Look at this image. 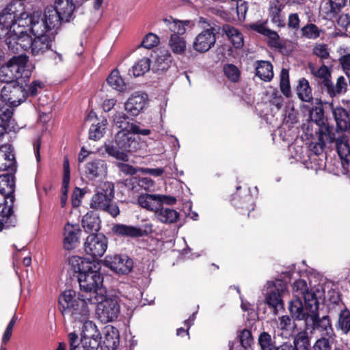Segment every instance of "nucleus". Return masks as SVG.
I'll list each match as a JSON object with an SVG mask.
<instances>
[{"instance_id":"f257e3e1","label":"nucleus","mask_w":350,"mask_h":350,"mask_svg":"<svg viewBox=\"0 0 350 350\" xmlns=\"http://www.w3.org/2000/svg\"><path fill=\"white\" fill-rule=\"evenodd\" d=\"M69 265L72 270L77 273L80 290L87 296L89 302L96 303L101 299V295L106 294L107 291L103 287L100 262L73 256L69 258Z\"/></svg>"},{"instance_id":"f03ea898","label":"nucleus","mask_w":350,"mask_h":350,"mask_svg":"<svg viewBox=\"0 0 350 350\" xmlns=\"http://www.w3.org/2000/svg\"><path fill=\"white\" fill-rule=\"evenodd\" d=\"M86 298L83 293L81 295L72 289L65 290L59 296V310L64 317L74 323L83 321L90 315V302Z\"/></svg>"},{"instance_id":"7ed1b4c3","label":"nucleus","mask_w":350,"mask_h":350,"mask_svg":"<svg viewBox=\"0 0 350 350\" xmlns=\"http://www.w3.org/2000/svg\"><path fill=\"white\" fill-rule=\"evenodd\" d=\"M288 310L292 318L295 320H304L307 325H311L312 329H317L327 336H330L333 333L329 317L326 315L319 318V309L315 311L304 310L303 303L299 299H295L290 304Z\"/></svg>"},{"instance_id":"20e7f679","label":"nucleus","mask_w":350,"mask_h":350,"mask_svg":"<svg viewBox=\"0 0 350 350\" xmlns=\"http://www.w3.org/2000/svg\"><path fill=\"white\" fill-rule=\"evenodd\" d=\"M327 121L323 122V124H317L319 126V138L325 140V137L329 142L336 141V151L340 157L341 164L344 170V174L350 175V146L349 138L347 136L342 135L336 139L335 134L333 133V126H329Z\"/></svg>"},{"instance_id":"39448f33","label":"nucleus","mask_w":350,"mask_h":350,"mask_svg":"<svg viewBox=\"0 0 350 350\" xmlns=\"http://www.w3.org/2000/svg\"><path fill=\"white\" fill-rule=\"evenodd\" d=\"M114 185L111 182L103 183L97 189L96 193L92 196L90 207L94 210L103 211L113 217L120 215V211L114 198Z\"/></svg>"},{"instance_id":"423d86ee","label":"nucleus","mask_w":350,"mask_h":350,"mask_svg":"<svg viewBox=\"0 0 350 350\" xmlns=\"http://www.w3.org/2000/svg\"><path fill=\"white\" fill-rule=\"evenodd\" d=\"M139 143L125 130L117 133L113 143L105 144V152L117 160L126 162L129 161L128 152H135Z\"/></svg>"},{"instance_id":"0eeeda50","label":"nucleus","mask_w":350,"mask_h":350,"mask_svg":"<svg viewBox=\"0 0 350 350\" xmlns=\"http://www.w3.org/2000/svg\"><path fill=\"white\" fill-rule=\"evenodd\" d=\"M27 82L18 81L17 83L5 85L1 91L0 102L5 103L12 111L13 107H17L27 98L26 87Z\"/></svg>"},{"instance_id":"6e6552de","label":"nucleus","mask_w":350,"mask_h":350,"mask_svg":"<svg viewBox=\"0 0 350 350\" xmlns=\"http://www.w3.org/2000/svg\"><path fill=\"white\" fill-rule=\"evenodd\" d=\"M96 315L103 323L111 322L116 320L120 313V306L117 297H107L105 294L101 295V299L96 303Z\"/></svg>"},{"instance_id":"1a4fd4ad","label":"nucleus","mask_w":350,"mask_h":350,"mask_svg":"<svg viewBox=\"0 0 350 350\" xmlns=\"http://www.w3.org/2000/svg\"><path fill=\"white\" fill-rule=\"evenodd\" d=\"M294 298L289 304L295 299L303 303L304 310L315 311L319 309V303L317 295L310 291L304 280H297L293 284Z\"/></svg>"},{"instance_id":"9d476101","label":"nucleus","mask_w":350,"mask_h":350,"mask_svg":"<svg viewBox=\"0 0 350 350\" xmlns=\"http://www.w3.org/2000/svg\"><path fill=\"white\" fill-rule=\"evenodd\" d=\"M108 246L107 238L103 233L90 234L85 239L84 250L92 258L90 261H99V258L105 253Z\"/></svg>"},{"instance_id":"9b49d317","label":"nucleus","mask_w":350,"mask_h":350,"mask_svg":"<svg viewBox=\"0 0 350 350\" xmlns=\"http://www.w3.org/2000/svg\"><path fill=\"white\" fill-rule=\"evenodd\" d=\"M104 265L112 271L120 275L129 273L133 268V260L127 255H108Z\"/></svg>"},{"instance_id":"f8f14e48","label":"nucleus","mask_w":350,"mask_h":350,"mask_svg":"<svg viewBox=\"0 0 350 350\" xmlns=\"http://www.w3.org/2000/svg\"><path fill=\"white\" fill-rule=\"evenodd\" d=\"M15 172H8L0 175V193L3 196L4 207L11 208L15 201Z\"/></svg>"},{"instance_id":"ddd939ff","label":"nucleus","mask_w":350,"mask_h":350,"mask_svg":"<svg viewBox=\"0 0 350 350\" xmlns=\"http://www.w3.org/2000/svg\"><path fill=\"white\" fill-rule=\"evenodd\" d=\"M28 62V57L26 55H20L13 56L6 63L9 68L12 70V72L14 75L18 82H29L31 75V72L27 68Z\"/></svg>"},{"instance_id":"4468645a","label":"nucleus","mask_w":350,"mask_h":350,"mask_svg":"<svg viewBox=\"0 0 350 350\" xmlns=\"http://www.w3.org/2000/svg\"><path fill=\"white\" fill-rule=\"evenodd\" d=\"M215 25L201 31L195 38L193 47L199 53H205L211 49L216 42L217 27Z\"/></svg>"},{"instance_id":"2eb2a0df","label":"nucleus","mask_w":350,"mask_h":350,"mask_svg":"<svg viewBox=\"0 0 350 350\" xmlns=\"http://www.w3.org/2000/svg\"><path fill=\"white\" fill-rule=\"evenodd\" d=\"M286 290V286L282 280H278L274 284L273 288H271L266 296V303L273 308L276 314L279 310L284 309V301L282 295Z\"/></svg>"},{"instance_id":"dca6fc26","label":"nucleus","mask_w":350,"mask_h":350,"mask_svg":"<svg viewBox=\"0 0 350 350\" xmlns=\"http://www.w3.org/2000/svg\"><path fill=\"white\" fill-rule=\"evenodd\" d=\"M83 172L84 176L90 180H101L107 174V165L103 159H92L85 163Z\"/></svg>"},{"instance_id":"f3484780","label":"nucleus","mask_w":350,"mask_h":350,"mask_svg":"<svg viewBox=\"0 0 350 350\" xmlns=\"http://www.w3.org/2000/svg\"><path fill=\"white\" fill-rule=\"evenodd\" d=\"M100 344L102 350H116L120 344L118 329L111 325H106L102 330Z\"/></svg>"},{"instance_id":"a211bd4d","label":"nucleus","mask_w":350,"mask_h":350,"mask_svg":"<svg viewBox=\"0 0 350 350\" xmlns=\"http://www.w3.org/2000/svg\"><path fill=\"white\" fill-rule=\"evenodd\" d=\"M16 168L14 148L9 144L1 145L0 146V171L16 172Z\"/></svg>"},{"instance_id":"6ab92c4d","label":"nucleus","mask_w":350,"mask_h":350,"mask_svg":"<svg viewBox=\"0 0 350 350\" xmlns=\"http://www.w3.org/2000/svg\"><path fill=\"white\" fill-rule=\"evenodd\" d=\"M54 36L53 33L49 36H36L31 39V53L34 57L44 55L48 52L53 53L51 45Z\"/></svg>"},{"instance_id":"aec40b11","label":"nucleus","mask_w":350,"mask_h":350,"mask_svg":"<svg viewBox=\"0 0 350 350\" xmlns=\"http://www.w3.org/2000/svg\"><path fill=\"white\" fill-rule=\"evenodd\" d=\"M317 85L323 93L325 92L331 98L345 93L347 88L343 76L337 79L336 85L332 83L331 79L318 82Z\"/></svg>"},{"instance_id":"412c9836","label":"nucleus","mask_w":350,"mask_h":350,"mask_svg":"<svg viewBox=\"0 0 350 350\" xmlns=\"http://www.w3.org/2000/svg\"><path fill=\"white\" fill-rule=\"evenodd\" d=\"M64 248L66 250H71L75 248L79 242L81 230L78 224L67 223L64 229Z\"/></svg>"},{"instance_id":"4be33fe9","label":"nucleus","mask_w":350,"mask_h":350,"mask_svg":"<svg viewBox=\"0 0 350 350\" xmlns=\"http://www.w3.org/2000/svg\"><path fill=\"white\" fill-rule=\"evenodd\" d=\"M18 129L15 120L12 119V111L9 107L0 102V137L8 131H15Z\"/></svg>"},{"instance_id":"5701e85b","label":"nucleus","mask_w":350,"mask_h":350,"mask_svg":"<svg viewBox=\"0 0 350 350\" xmlns=\"http://www.w3.org/2000/svg\"><path fill=\"white\" fill-rule=\"evenodd\" d=\"M147 103V94H134L125 103L124 108L129 116H137L143 111Z\"/></svg>"},{"instance_id":"b1692460","label":"nucleus","mask_w":350,"mask_h":350,"mask_svg":"<svg viewBox=\"0 0 350 350\" xmlns=\"http://www.w3.org/2000/svg\"><path fill=\"white\" fill-rule=\"evenodd\" d=\"M285 5L280 0H271L268 9L269 16L272 23L278 27H284L286 25L285 16L282 14V10Z\"/></svg>"},{"instance_id":"393cba45","label":"nucleus","mask_w":350,"mask_h":350,"mask_svg":"<svg viewBox=\"0 0 350 350\" xmlns=\"http://www.w3.org/2000/svg\"><path fill=\"white\" fill-rule=\"evenodd\" d=\"M29 20V31L34 37L50 35L48 32L51 30L48 28L41 11L33 12L31 14V19L30 18Z\"/></svg>"},{"instance_id":"a878e982","label":"nucleus","mask_w":350,"mask_h":350,"mask_svg":"<svg viewBox=\"0 0 350 350\" xmlns=\"http://www.w3.org/2000/svg\"><path fill=\"white\" fill-rule=\"evenodd\" d=\"M230 203L235 208L240 210L242 215L247 214L249 216L250 212L254 209L253 198L249 193L243 197L238 193L233 194Z\"/></svg>"},{"instance_id":"bb28decb","label":"nucleus","mask_w":350,"mask_h":350,"mask_svg":"<svg viewBox=\"0 0 350 350\" xmlns=\"http://www.w3.org/2000/svg\"><path fill=\"white\" fill-rule=\"evenodd\" d=\"M217 33L225 34L235 49H241L244 44L241 32L228 24H224L222 27L219 26Z\"/></svg>"},{"instance_id":"cd10ccee","label":"nucleus","mask_w":350,"mask_h":350,"mask_svg":"<svg viewBox=\"0 0 350 350\" xmlns=\"http://www.w3.org/2000/svg\"><path fill=\"white\" fill-rule=\"evenodd\" d=\"M112 232L114 234L122 237L138 238L148 234L146 230L140 228L122 224L113 225Z\"/></svg>"},{"instance_id":"c85d7f7f","label":"nucleus","mask_w":350,"mask_h":350,"mask_svg":"<svg viewBox=\"0 0 350 350\" xmlns=\"http://www.w3.org/2000/svg\"><path fill=\"white\" fill-rule=\"evenodd\" d=\"M14 5H7L0 14V40L4 38L12 29L14 21Z\"/></svg>"},{"instance_id":"c756f323","label":"nucleus","mask_w":350,"mask_h":350,"mask_svg":"<svg viewBox=\"0 0 350 350\" xmlns=\"http://www.w3.org/2000/svg\"><path fill=\"white\" fill-rule=\"evenodd\" d=\"M53 7L62 16L64 23L70 22L75 9L72 0H55Z\"/></svg>"},{"instance_id":"7c9ffc66","label":"nucleus","mask_w":350,"mask_h":350,"mask_svg":"<svg viewBox=\"0 0 350 350\" xmlns=\"http://www.w3.org/2000/svg\"><path fill=\"white\" fill-rule=\"evenodd\" d=\"M101 220L98 215L94 211L88 212L81 221L84 230L88 233H97L100 229Z\"/></svg>"},{"instance_id":"2f4dec72","label":"nucleus","mask_w":350,"mask_h":350,"mask_svg":"<svg viewBox=\"0 0 350 350\" xmlns=\"http://www.w3.org/2000/svg\"><path fill=\"white\" fill-rule=\"evenodd\" d=\"M172 64V56L167 51H160L157 53L152 70L159 74L167 70Z\"/></svg>"},{"instance_id":"473e14b6","label":"nucleus","mask_w":350,"mask_h":350,"mask_svg":"<svg viewBox=\"0 0 350 350\" xmlns=\"http://www.w3.org/2000/svg\"><path fill=\"white\" fill-rule=\"evenodd\" d=\"M332 113L338 129L343 131L350 129V111L337 107L332 109Z\"/></svg>"},{"instance_id":"72a5a7b5","label":"nucleus","mask_w":350,"mask_h":350,"mask_svg":"<svg viewBox=\"0 0 350 350\" xmlns=\"http://www.w3.org/2000/svg\"><path fill=\"white\" fill-rule=\"evenodd\" d=\"M46 21L48 28L51 30H57L64 22L62 16L56 12L53 5L47 6L44 10V14L42 16Z\"/></svg>"},{"instance_id":"f704fd0d","label":"nucleus","mask_w":350,"mask_h":350,"mask_svg":"<svg viewBox=\"0 0 350 350\" xmlns=\"http://www.w3.org/2000/svg\"><path fill=\"white\" fill-rule=\"evenodd\" d=\"M4 38L9 51L12 53H18L20 48H23L22 42L25 40L26 37L20 34L17 31H13L12 29H10L9 33Z\"/></svg>"},{"instance_id":"c9c22d12","label":"nucleus","mask_w":350,"mask_h":350,"mask_svg":"<svg viewBox=\"0 0 350 350\" xmlns=\"http://www.w3.org/2000/svg\"><path fill=\"white\" fill-rule=\"evenodd\" d=\"M256 75L264 81H270L273 77V65L269 61L256 62Z\"/></svg>"},{"instance_id":"e433bc0d","label":"nucleus","mask_w":350,"mask_h":350,"mask_svg":"<svg viewBox=\"0 0 350 350\" xmlns=\"http://www.w3.org/2000/svg\"><path fill=\"white\" fill-rule=\"evenodd\" d=\"M335 327L343 334L350 333V310L348 308H342L339 311Z\"/></svg>"},{"instance_id":"4c0bfd02","label":"nucleus","mask_w":350,"mask_h":350,"mask_svg":"<svg viewBox=\"0 0 350 350\" xmlns=\"http://www.w3.org/2000/svg\"><path fill=\"white\" fill-rule=\"evenodd\" d=\"M158 200L157 194H141L137 198V202L140 206L155 213L159 208Z\"/></svg>"},{"instance_id":"58836bf2","label":"nucleus","mask_w":350,"mask_h":350,"mask_svg":"<svg viewBox=\"0 0 350 350\" xmlns=\"http://www.w3.org/2000/svg\"><path fill=\"white\" fill-rule=\"evenodd\" d=\"M155 215L160 221L165 224L175 223L179 217V213L176 210L163 207L156 210Z\"/></svg>"},{"instance_id":"ea45409f","label":"nucleus","mask_w":350,"mask_h":350,"mask_svg":"<svg viewBox=\"0 0 350 350\" xmlns=\"http://www.w3.org/2000/svg\"><path fill=\"white\" fill-rule=\"evenodd\" d=\"M293 350H311L310 337L306 331L299 332L293 339Z\"/></svg>"},{"instance_id":"a19ab883","label":"nucleus","mask_w":350,"mask_h":350,"mask_svg":"<svg viewBox=\"0 0 350 350\" xmlns=\"http://www.w3.org/2000/svg\"><path fill=\"white\" fill-rule=\"evenodd\" d=\"M297 92L299 98L302 101L309 103L313 100L312 89L306 79L301 78L299 80Z\"/></svg>"},{"instance_id":"79ce46f5","label":"nucleus","mask_w":350,"mask_h":350,"mask_svg":"<svg viewBox=\"0 0 350 350\" xmlns=\"http://www.w3.org/2000/svg\"><path fill=\"white\" fill-rule=\"evenodd\" d=\"M16 219L11 208L3 207L0 213V231L3 228L15 226Z\"/></svg>"},{"instance_id":"37998d69","label":"nucleus","mask_w":350,"mask_h":350,"mask_svg":"<svg viewBox=\"0 0 350 350\" xmlns=\"http://www.w3.org/2000/svg\"><path fill=\"white\" fill-rule=\"evenodd\" d=\"M78 322L83 323L81 338L100 337L101 334L99 330L95 323L92 321H89L88 319H85V320L83 321Z\"/></svg>"},{"instance_id":"c03bdc74","label":"nucleus","mask_w":350,"mask_h":350,"mask_svg":"<svg viewBox=\"0 0 350 350\" xmlns=\"http://www.w3.org/2000/svg\"><path fill=\"white\" fill-rule=\"evenodd\" d=\"M107 83L113 89L119 92H124L126 89V83L120 75L118 69H114L107 78Z\"/></svg>"},{"instance_id":"a18cd8bd","label":"nucleus","mask_w":350,"mask_h":350,"mask_svg":"<svg viewBox=\"0 0 350 350\" xmlns=\"http://www.w3.org/2000/svg\"><path fill=\"white\" fill-rule=\"evenodd\" d=\"M301 36L309 40H316L325 33V31L320 29L314 23H307L301 29Z\"/></svg>"},{"instance_id":"49530a36","label":"nucleus","mask_w":350,"mask_h":350,"mask_svg":"<svg viewBox=\"0 0 350 350\" xmlns=\"http://www.w3.org/2000/svg\"><path fill=\"white\" fill-rule=\"evenodd\" d=\"M258 344L260 350H273L276 346L275 338H272L271 334L265 331L259 334Z\"/></svg>"},{"instance_id":"de8ad7c7","label":"nucleus","mask_w":350,"mask_h":350,"mask_svg":"<svg viewBox=\"0 0 350 350\" xmlns=\"http://www.w3.org/2000/svg\"><path fill=\"white\" fill-rule=\"evenodd\" d=\"M163 22L168 27L169 29L173 32L172 34H178L179 36L185 32V25H188L189 24V21H186L183 23L182 21L174 20L172 17L169 19L164 18Z\"/></svg>"},{"instance_id":"09e8293b","label":"nucleus","mask_w":350,"mask_h":350,"mask_svg":"<svg viewBox=\"0 0 350 350\" xmlns=\"http://www.w3.org/2000/svg\"><path fill=\"white\" fill-rule=\"evenodd\" d=\"M151 61L148 57H143L132 66L134 77H140L145 75L150 69Z\"/></svg>"},{"instance_id":"8fccbe9b","label":"nucleus","mask_w":350,"mask_h":350,"mask_svg":"<svg viewBox=\"0 0 350 350\" xmlns=\"http://www.w3.org/2000/svg\"><path fill=\"white\" fill-rule=\"evenodd\" d=\"M169 44L172 51L176 54H181L186 49L185 40L178 34L171 35Z\"/></svg>"},{"instance_id":"3c124183","label":"nucleus","mask_w":350,"mask_h":350,"mask_svg":"<svg viewBox=\"0 0 350 350\" xmlns=\"http://www.w3.org/2000/svg\"><path fill=\"white\" fill-rule=\"evenodd\" d=\"M107 124L106 119L102 120L100 122L96 124H92L89 130V138L93 140L100 139L105 133Z\"/></svg>"},{"instance_id":"603ef678","label":"nucleus","mask_w":350,"mask_h":350,"mask_svg":"<svg viewBox=\"0 0 350 350\" xmlns=\"http://www.w3.org/2000/svg\"><path fill=\"white\" fill-rule=\"evenodd\" d=\"M280 89L283 95L286 98L291 96L289 72L286 68H282L280 72Z\"/></svg>"},{"instance_id":"864d4df0","label":"nucleus","mask_w":350,"mask_h":350,"mask_svg":"<svg viewBox=\"0 0 350 350\" xmlns=\"http://www.w3.org/2000/svg\"><path fill=\"white\" fill-rule=\"evenodd\" d=\"M224 75L232 83H238L241 77V71L238 67L232 64H227L224 66Z\"/></svg>"},{"instance_id":"5fc2aeb1","label":"nucleus","mask_w":350,"mask_h":350,"mask_svg":"<svg viewBox=\"0 0 350 350\" xmlns=\"http://www.w3.org/2000/svg\"><path fill=\"white\" fill-rule=\"evenodd\" d=\"M0 81L5 83L7 85L18 82L14 75L12 72V70L9 68L6 64L0 68Z\"/></svg>"},{"instance_id":"6e6d98bb","label":"nucleus","mask_w":350,"mask_h":350,"mask_svg":"<svg viewBox=\"0 0 350 350\" xmlns=\"http://www.w3.org/2000/svg\"><path fill=\"white\" fill-rule=\"evenodd\" d=\"M329 308L332 310L335 307L340 311L342 308H347L342 301L341 294L335 291H329Z\"/></svg>"},{"instance_id":"4d7b16f0","label":"nucleus","mask_w":350,"mask_h":350,"mask_svg":"<svg viewBox=\"0 0 350 350\" xmlns=\"http://www.w3.org/2000/svg\"><path fill=\"white\" fill-rule=\"evenodd\" d=\"M312 75L315 77L317 83L332 78V73L329 68L323 64L317 70H312Z\"/></svg>"},{"instance_id":"13d9d810","label":"nucleus","mask_w":350,"mask_h":350,"mask_svg":"<svg viewBox=\"0 0 350 350\" xmlns=\"http://www.w3.org/2000/svg\"><path fill=\"white\" fill-rule=\"evenodd\" d=\"M159 43V38L153 33H149L145 36L143 38L140 45L138 46L144 47L147 49H152L154 46H157Z\"/></svg>"},{"instance_id":"bf43d9fd","label":"nucleus","mask_w":350,"mask_h":350,"mask_svg":"<svg viewBox=\"0 0 350 350\" xmlns=\"http://www.w3.org/2000/svg\"><path fill=\"white\" fill-rule=\"evenodd\" d=\"M81 342L85 350H97L99 347L101 348L100 337L81 338Z\"/></svg>"},{"instance_id":"052dcab7","label":"nucleus","mask_w":350,"mask_h":350,"mask_svg":"<svg viewBox=\"0 0 350 350\" xmlns=\"http://www.w3.org/2000/svg\"><path fill=\"white\" fill-rule=\"evenodd\" d=\"M239 341L241 345V346L247 349L248 347H250L252 344L254 342V338L252 336V332L247 329H244L239 335Z\"/></svg>"},{"instance_id":"680f3d73","label":"nucleus","mask_w":350,"mask_h":350,"mask_svg":"<svg viewBox=\"0 0 350 350\" xmlns=\"http://www.w3.org/2000/svg\"><path fill=\"white\" fill-rule=\"evenodd\" d=\"M312 53L322 60L327 59L330 56L326 44H317L312 49Z\"/></svg>"},{"instance_id":"e2e57ef3","label":"nucleus","mask_w":350,"mask_h":350,"mask_svg":"<svg viewBox=\"0 0 350 350\" xmlns=\"http://www.w3.org/2000/svg\"><path fill=\"white\" fill-rule=\"evenodd\" d=\"M332 346L329 338L321 337L312 345L311 350H332Z\"/></svg>"},{"instance_id":"0e129e2a","label":"nucleus","mask_w":350,"mask_h":350,"mask_svg":"<svg viewBox=\"0 0 350 350\" xmlns=\"http://www.w3.org/2000/svg\"><path fill=\"white\" fill-rule=\"evenodd\" d=\"M85 193L83 189L76 187L72 191L71 196V203L74 208L78 207L81 205V200Z\"/></svg>"},{"instance_id":"69168bd1","label":"nucleus","mask_w":350,"mask_h":350,"mask_svg":"<svg viewBox=\"0 0 350 350\" xmlns=\"http://www.w3.org/2000/svg\"><path fill=\"white\" fill-rule=\"evenodd\" d=\"M310 118L317 124H323V122L327 121V120L325 119L324 111L321 107L312 108L310 112Z\"/></svg>"},{"instance_id":"338daca9","label":"nucleus","mask_w":350,"mask_h":350,"mask_svg":"<svg viewBox=\"0 0 350 350\" xmlns=\"http://www.w3.org/2000/svg\"><path fill=\"white\" fill-rule=\"evenodd\" d=\"M264 36L269 39V46L273 47H279L280 44L278 40L280 39V37L276 31L267 28Z\"/></svg>"},{"instance_id":"774afa93","label":"nucleus","mask_w":350,"mask_h":350,"mask_svg":"<svg viewBox=\"0 0 350 350\" xmlns=\"http://www.w3.org/2000/svg\"><path fill=\"white\" fill-rule=\"evenodd\" d=\"M339 63L345 74L350 77V54L341 56L339 59Z\"/></svg>"}]
</instances>
